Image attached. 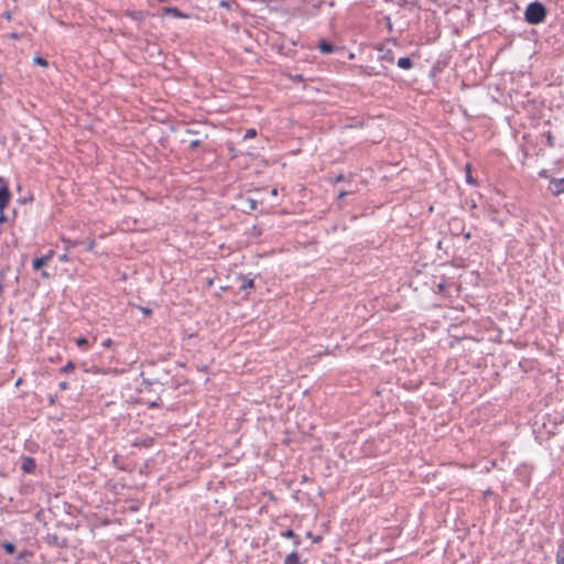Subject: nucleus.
<instances>
[{"mask_svg":"<svg viewBox=\"0 0 564 564\" xmlns=\"http://www.w3.org/2000/svg\"><path fill=\"white\" fill-rule=\"evenodd\" d=\"M64 243H65V250L67 251L69 248H74L76 247L77 245H79V241L77 240H70V239H63Z\"/></svg>","mask_w":564,"mask_h":564,"instance_id":"nucleus-13","label":"nucleus"},{"mask_svg":"<svg viewBox=\"0 0 564 564\" xmlns=\"http://www.w3.org/2000/svg\"><path fill=\"white\" fill-rule=\"evenodd\" d=\"M87 339L85 337H79L76 339V344L78 347L84 348L87 345Z\"/></svg>","mask_w":564,"mask_h":564,"instance_id":"nucleus-17","label":"nucleus"},{"mask_svg":"<svg viewBox=\"0 0 564 564\" xmlns=\"http://www.w3.org/2000/svg\"><path fill=\"white\" fill-rule=\"evenodd\" d=\"M34 63L37 64V65H41V66H46L47 65V62L46 59L40 57V56H36L34 57Z\"/></svg>","mask_w":564,"mask_h":564,"instance_id":"nucleus-18","label":"nucleus"},{"mask_svg":"<svg viewBox=\"0 0 564 564\" xmlns=\"http://www.w3.org/2000/svg\"><path fill=\"white\" fill-rule=\"evenodd\" d=\"M346 195H347V192H339L338 197H339V198H343V197H344V196H346Z\"/></svg>","mask_w":564,"mask_h":564,"instance_id":"nucleus-29","label":"nucleus"},{"mask_svg":"<svg viewBox=\"0 0 564 564\" xmlns=\"http://www.w3.org/2000/svg\"><path fill=\"white\" fill-rule=\"evenodd\" d=\"M3 220H4V217H3V216H1V217H0V221H3Z\"/></svg>","mask_w":564,"mask_h":564,"instance_id":"nucleus-32","label":"nucleus"},{"mask_svg":"<svg viewBox=\"0 0 564 564\" xmlns=\"http://www.w3.org/2000/svg\"><path fill=\"white\" fill-rule=\"evenodd\" d=\"M546 17V10L541 2H532L530 3L524 12L525 21L530 24H539Z\"/></svg>","mask_w":564,"mask_h":564,"instance_id":"nucleus-1","label":"nucleus"},{"mask_svg":"<svg viewBox=\"0 0 564 564\" xmlns=\"http://www.w3.org/2000/svg\"><path fill=\"white\" fill-rule=\"evenodd\" d=\"M10 199V192L7 186L0 187V212H3V209L8 206Z\"/></svg>","mask_w":564,"mask_h":564,"instance_id":"nucleus-4","label":"nucleus"},{"mask_svg":"<svg viewBox=\"0 0 564 564\" xmlns=\"http://www.w3.org/2000/svg\"><path fill=\"white\" fill-rule=\"evenodd\" d=\"M344 180V175L339 174L334 178V183L340 182Z\"/></svg>","mask_w":564,"mask_h":564,"instance_id":"nucleus-25","label":"nucleus"},{"mask_svg":"<svg viewBox=\"0 0 564 564\" xmlns=\"http://www.w3.org/2000/svg\"><path fill=\"white\" fill-rule=\"evenodd\" d=\"M143 314L150 315L152 311L150 308H142Z\"/></svg>","mask_w":564,"mask_h":564,"instance_id":"nucleus-28","label":"nucleus"},{"mask_svg":"<svg viewBox=\"0 0 564 564\" xmlns=\"http://www.w3.org/2000/svg\"><path fill=\"white\" fill-rule=\"evenodd\" d=\"M378 59L383 62V63H388V64H392L393 63V54L392 52L389 50V48H386L384 46H379L378 47Z\"/></svg>","mask_w":564,"mask_h":564,"instance_id":"nucleus-3","label":"nucleus"},{"mask_svg":"<svg viewBox=\"0 0 564 564\" xmlns=\"http://www.w3.org/2000/svg\"><path fill=\"white\" fill-rule=\"evenodd\" d=\"M466 180L471 185L476 184V180L471 175V170H470V165L469 164L466 165Z\"/></svg>","mask_w":564,"mask_h":564,"instance_id":"nucleus-12","label":"nucleus"},{"mask_svg":"<svg viewBox=\"0 0 564 564\" xmlns=\"http://www.w3.org/2000/svg\"><path fill=\"white\" fill-rule=\"evenodd\" d=\"M256 134H257V131L254 129H249V130H247L245 138L246 139L253 138V137H256Z\"/></svg>","mask_w":564,"mask_h":564,"instance_id":"nucleus-19","label":"nucleus"},{"mask_svg":"<svg viewBox=\"0 0 564 564\" xmlns=\"http://www.w3.org/2000/svg\"><path fill=\"white\" fill-rule=\"evenodd\" d=\"M556 564H564V542L557 549Z\"/></svg>","mask_w":564,"mask_h":564,"instance_id":"nucleus-9","label":"nucleus"},{"mask_svg":"<svg viewBox=\"0 0 564 564\" xmlns=\"http://www.w3.org/2000/svg\"><path fill=\"white\" fill-rule=\"evenodd\" d=\"M547 188L554 196L564 194V177L563 178H552L549 183Z\"/></svg>","mask_w":564,"mask_h":564,"instance_id":"nucleus-2","label":"nucleus"},{"mask_svg":"<svg viewBox=\"0 0 564 564\" xmlns=\"http://www.w3.org/2000/svg\"><path fill=\"white\" fill-rule=\"evenodd\" d=\"M67 388H68V384H67V382H66V381H62V382L59 383V389H61V390H66Z\"/></svg>","mask_w":564,"mask_h":564,"instance_id":"nucleus-24","label":"nucleus"},{"mask_svg":"<svg viewBox=\"0 0 564 564\" xmlns=\"http://www.w3.org/2000/svg\"><path fill=\"white\" fill-rule=\"evenodd\" d=\"M112 344L113 341L110 338H107L106 340L102 341V346L105 348H110Z\"/></svg>","mask_w":564,"mask_h":564,"instance_id":"nucleus-22","label":"nucleus"},{"mask_svg":"<svg viewBox=\"0 0 564 564\" xmlns=\"http://www.w3.org/2000/svg\"><path fill=\"white\" fill-rule=\"evenodd\" d=\"M75 369V364L72 361H68L62 369L61 372L68 373L72 372Z\"/></svg>","mask_w":564,"mask_h":564,"instance_id":"nucleus-14","label":"nucleus"},{"mask_svg":"<svg viewBox=\"0 0 564 564\" xmlns=\"http://www.w3.org/2000/svg\"><path fill=\"white\" fill-rule=\"evenodd\" d=\"M164 13L172 14L177 18L183 17V14L181 13V11L177 8H164Z\"/></svg>","mask_w":564,"mask_h":564,"instance_id":"nucleus-11","label":"nucleus"},{"mask_svg":"<svg viewBox=\"0 0 564 564\" xmlns=\"http://www.w3.org/2000/svg\"><path fill=\"white\" fill-rule=\"evenodd\" d=\"M50 259H51L50 256L35 258L32 262L33 269L40 270L43 265H45L50 261Z\"/></svg>","mask_w":564,"mask_h":564,"instance_id":"nucleus-6","label":"nucleus"},{"mask_svg":"<svg viewBox=\"0 0 564 564\" xmlns=\"http://www.w3.org/2000/svg\"><path fill=\"white\" fill-rule=\"evenodd\" d=\"M2 546L8 554H12L15 550L14 544L11 542H4Z\"/></svg>","mask_w":564,"mask_h":564,"instance_id":"nucleus-15","label":"nucleus"},{"mask_svg":"<svg viewBox=\"0 0 564 564\" xmlns=\"http://www.w3.org/2000/svg\"><path fill=\"white\" fill-rule=\"evenodd\" d=\"M253 288V280L252 279H248V280H243V283L241 284L240 289L241 290H248V289H252Z\"/></svg>","mask_w":564,"mask_h":564,"instance_id":"nucleus-16","label":"nucleus"},{"mask_svg":"<svg viewBox=\"0 0 564 564\" xmlns=\"http://www.w3.org/2000/svg\"><path fill=\"white\" fill-rule=\"evenodd\" d=\"M398 66L403 69H409L412 67V61L409 57H401L398 61Z\"/></svg>","mask_w":564,"mask_h":564,"instance_id":"nucleus-8","label":"nucleus"},{"mask_svg":"<svg viewBox=\"0 0 564 564\" xmlns=\"http://www.w3.org/2000/svg\"><path fill=\"white\" fill-rule=\"evenodd\" d=\"M362 72H364L365 74L369 75V76H372V75H377V74H378V73L373 72V69H372V68L370 69L369 67H364V68H362Z\"/></svg>","mask_w":564,"mask_h":564,"instance_id":"nucleus-21","label":"nucleus"},{"mask_svg":"<svg viewBox=\"0 0 564 564\" xmlns=\"http://www.w3.org/2000/svg\"><path fill=\"white\" fill-rule=\"evenodd\" d=\"M282 535L288 539L295 538V533L292 530H286L285 532L282 533Z\"/></svg>","mask_w":564,"mask_h":564,"instance_id":"nucleus-20","label":"nucleus"},{"mask_svg":"<svg viewBox=\"0 0 564 564\" xmlns=\"http://www.w3.org/2000/svg\"><path fill=\"white\" fill-rule=\"evenodd\" d=\"M95 245H96L95 240H90V241L88 242V245H87V249H88V250H93V249L95 248Z\"/></svg>","mask_w":564,"mask_h":564,"instance_id":"nucleus-23","label":"nucleus"},{"mask_svg":"<svg viewBox=\"0 0 564 564\" xmlns=\"http://www.w3.org/2000/svg\"><path fill=\"white\" fill-rule=\"evenodd\" d=\"M284 564H299V555L296 552H292L291 554H289L285 560H284Z\"/></svg>","mask_w":564,"mask_h":564,"instance_id":"nucleus-10","label":"nucleus"},{"mask_svg":"<svg viewBox=\"0 0 564 564\" xmlns=\"http://www.w3.org/2000/svg\"><path fill=\"white\" fill-rule=\"evenodd\" d=\"M22 469L25 473H31L35 469V462L31 457H24L22 462Z\"/></svg>","mask_w":564,"mask_h":564,"instance_id":"nucleus-5","label":"nucleus"},{"mask_svg":"<svg viewBox=\"0 0 564 564\" xmlns=\"http://www.w3.org/2000/svg\"><path fill=\"white\" fill-rule=\"evenodd\" d=\"M62 261H66L68 259L67 251L61 256L59 258Z\"/></svg>","mask_w":564,"mask_h":564,"instance_id":"nucleus-27","label":"nucleus"},{"mask_svg":"<svg viewBox=\"0 0 564 564\" xmlns=\"http://www.w3.org/2000/svg\"><path fill=\"white\" fill-rule=\"evenodd\" d=\"M318 48H319V51H321L322 53H324V54H329V53H332V52L334 51L333 45H332L329 42L324 41V40H322V41L318 43Z\"/></svg>","mask_w":564,"mask_h":564,"instance_id":"nucleus-7","label":"nucleus"},{"mask_svg":"<svg viewBox=\"0 0 564 564\" xmlns=\"http://www.w3.org/2000/svg\"><path fill=\"white\" fill-rule=\"evenodd\" d=\"M271 193H272V195H274V196H275V195L278 194L276 188H273Z\"/></svg>","mask_w":564,"mask_h":564,"instance_id":"nucleus-30","label":"nucleus"},{"mask_svg":"<svg viewBox=\"0 0 564 564\" xmlns=\"http://www.w3.org/2000/svg\"><path fill=\"white\" fill-rule=\"evenodd\" d=\"M465 238H466V239H469V238H470V234H469V232H467V234L465 235Z\"/></svg>","mask_w":564,"mask_h":564,"instance_id":"nucleus-31","label":"nucleus"},{"mask_svg":"<svg viewBox=\"0 0 564 564\" xmlns=\"http://www.w3.org/2000/svg\"><path fill=\"white\" fill-rule=\"evenodd\" d=\"M199 145V140H193L191 141V147L192 148H195V147H198Z\"/></svg>","mask_w":564,"mask_h":564,"instance_id":"nucleus-26","label":"nucleus"}]
</instances>
